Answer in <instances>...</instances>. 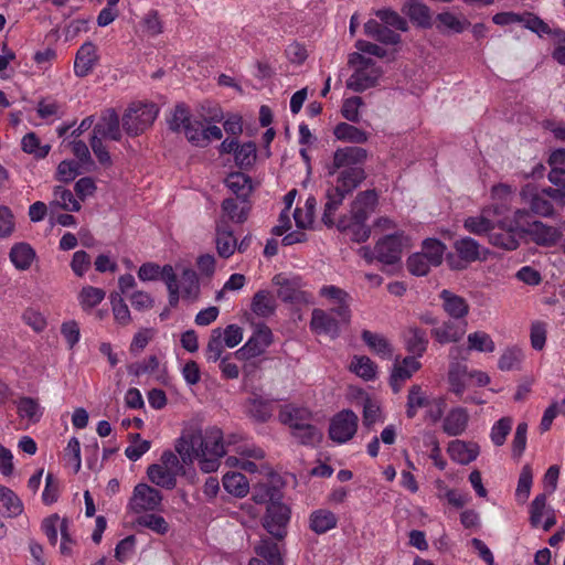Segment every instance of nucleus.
Returning a JSON list of instances; mask_svg holds the SVG:
<instances>
[{
	"label": "nucleus",
	"instance_id": "58836bf2",
	"mask_svg": "<svg viewBox=\"0 0 565 565\" xmlns=\"http://www.w3.org/2000/svg\"><path fill=\"white\" fill-rule=\"evenodd\" d=\"M428 339L426 332L419 328H409L405 333V345L412 356L419 358L427 349Z\"/></svg>",
	"mask_w": 565,
	"mask_h": 565
},
{
	"label": "nucleus",
	"instance_id": "9d476101",
	"mask_svg": "<svg viewBox=\"0 0 565 565\" xmlns=\"http://www.w3.org/2000/svg\"><path fill=\"white\" fill-rule=\"evenodd\" d=\"M523 230L521 226L508 223V221H497L495 230H492L488 236V242L505 250H514L520 245Z\"/></svg>",
	"mask_w": 565,
	"mask_h": 565
},
{
	"label": "nucleus",
	"instance_id": "1a4fd4ad",
	"mask_svg": "<svg viewBox=\"0 0 565 565\" xmlns=\"http://www.w3.org/2000/svg\"><path fill=\"white\" fill-rule=\"evenodd\" d=\"M359 418L351 409H343L333 416L329 426V437L338 443L349 441L356 433Z\"/></svg>",
	"mask_w": 565,
	"mask_h": 565
},
{
	"label": "nucleus",
	"instance_id": "c9c22d12",
	"mask_svg": "<svg viewBox=\"0 0 565 565\" xmlns=\"http://www.w3.org/2000/svg\"><path fill=\"white\" fill-rule=\"evenodd\" d=\"M0 512L8 518L18 516L23 512L20 498L4 486H0Z\"/></svg>",
	"mask_w": 565,
	"mask_h": 565
},
{
	"label": "nucleus",
	"instance_id": "c85d7f7f",
	"mask_svg": "<svg viewBox=\"0 0 565 565\" xmlns=\"http://www.w3.org/2000/svg\"><path fill=\"white\" fill-rule=\"evenodd\" d=\"M402 12L409 20L422 28H428L431 23V15L428 7L418 0L406 1L402 7Z\"/></svg>",
	"mask_w": 565,
	"mask_h": 565
},
{
	"label": "nucleus",
	"instance_id": "e433bc0d",
	"mask_svg": "<svg viewBox=\"0 0 565 565\" xmlns=\"http://www.w3.org/2000/svg\"><path fill=\"white\" fill-rule=\"evenodd\" d=\"M9 256L17 269L26 270L35 258V252L29 244L18 243L12 246Z\"/></svg>",
	"mask_w": 565,
	"mask_h": 565
},
{
	"label": "nucleus",
	"instance_id": "cd10ccee",
	"mask_svg": "<svg viewBox=\"0 0 565 565\" xmlns=\"http://www.w3.org/2000/svg\"><path fill=\"white\" fill-rule=\"evenodd\" d=\"M246 412L254 420L265 423L273 415V404L270 401L254 394L246 401Z\"/></svg>",
	"mask_w": 565,
	"mask_h": 565
},
{
	"label": "nucleus",
	"instance_id": "5fc2aeb1",
	"mask_svg": "<svg viewBox=\"0 0 565 565\" xmlns=\"http://www.w3.org/2000/svg\"><path fill=\"white\" fill-rule=\"evenodd\" d=\"M257 158L256 145L253 141L239 145L234 156L235 163L241 169L252 167Z\"/></svg>",
	"mask_w": 565,
	"mask_h": 565
},
{
	"label": "nucleus",
	"instance_id": "2eb2a0df",
	"mask_svg": "<svg viewBox=\"0 0 565 565\" xmlns=\"http://www.w3.org/2000/svg\"><path fill=\"white\" fill-rule=\"evenodd\" d=\"M333 315L332 311L328 312L323 309H313L310 320L312 332L327 334L332 339L337 338L340 333V322L342 321L340 318H334Z\"/></svg>",
	"mask_w": 565,
	"mask_h": 565
},
{
	"label": "nucleus",
	"instance_id": "72a5a7b5",
	"mask_svg": "<svg viewBox=\"0 0 565 565\" xmlns=\"http://www.w3.org/2000/svg\"><path fill=\"white\" fill-rule=\"evenodd\" d=\"M431 399L420 385H412L407 394L406 416L411 419L414 418L419 408H426L431 404Z\"/></svg>",
	"mask_w": 565,
	"mask_h": 565
},
{
	"label": "nucleus",
	"instance_id": "4d7b16f0",
	"mask_svg": "<svg viewBox=\"0 0 565 565\" xmlns=\"http://www.w3.org/2000/svg\"><path fill=\"white\" fill-rule=\"evenodd\" d=\"M546 494H537L530 505V523L533 527H539L542 524L543 518L546 515V510L551 507L546 504Z\"/></svg>",
	"mask_w": 565,
	"mask_h": 565
},
{
	"label": "nucleus",
	"instance_id": "de8ad7c7",
	"mask_svg": "<svg viewBox=\"0 0 565 565\" xmlns=\"http://www.w3.org/2000/svg\"><path fill=\"white\" fill-rule=\"evenodd\" d=\"M338 228L340 231H348L351 234L352 241L356 243L365 242L371 235V230L365 222H359L358 220L350 218L348 222L342 218L338 223Z\"/></svg>",
	"mask_w": 565,
	"mask_h": 565
},
{
	"label": "nucleus",
	"instance_id": "a211bd4d",
	"mask_svg": "<svg viewBox=\"0 0 565 565\" xmlns=\"http://www.w3.org/2000/svg\"><path fill=\"white\" fill-rule=\"evenodd\" d=\"M98 62L96 45L85 42L77 51L74 61V73L77 77H85L94 70Z\"/></svg>",
	"mask_w": 565,
	"mask_h": 565
},
{
	"label": "nucleus",
	"instance_id": "0eeeda50",
	"mask_svg": "<svg viewBox=\"0 0 565 565\" xmlns=\"http://www.w3.org/2000/svg\"><path fill=\"white\" fill-rule=\"evenodd\" d=\"M273 342V333L271 330L265 324H258L252 334V337L246 341V343L236 350L233 355L241 361H248L250 359L257 358L262 355L266 349Z\"/></svg>",
	"mask_w": 565,
	"mask_h": 565
},
{
	"label": "nucleus",
	"instance_id": "aec40b11",
	"mask_svg": "<svg viewBox=\"0 0 565 565\" xmlns=\"http://www.w3.org/2000/svg\"><path fill=\"white\" fill-rule=\"evenodd\" d=\"M250 210L248 199L228 198L222 202V216L221 218L242 224L244 223Z\"/></svg>",
	"mask_w": 565,
	"mask_h": 565
},
{
	"label": "nucleus",
	"instance_id": "412c9836",
	"mask_svg": "<svg viewBox=\"0 0 565 565\" xmlns=\"http://www.w3.org/2000/svg\"><path fill=\"white\" fill-rule=\"evenodd\" d=\"M376 203L377 195L374 190L360 192L351 204L350 218L366 222Z\"/></svg>",
	"mask_w": 565,
	"mask_h": 565
},
{
	"label": "nucleus",
	"instance_id": "a878e982",
	"mask_svg": "<svg viewBox=\"0 0 565 565\" xmlns=\"http://www.w3.org/2000/svg\"><path fill=\"white\" fill-rule=\"evenodd\" d=\"M364 33L386 45H394L401 42V35L398 33L376 20H369L364 24Z\"/></svg>",
	"mask_w": 565,
	"mask_h": 565
},
{
	"label": "nucleus",
	"instance_id": "13d9d810",
	"mask_svg": "<svg viewBox=\"0 0 565 565\" xmlns=\"http://www.w3.org/2000/svg\"><path fill=\"white\" fill-rule=\"evenodd\" d=\"M468 348L478 352H493L495 344L491 337L483 331H476L468 334Z\"/></svg>",
	"mask_w": 565,
	"mask_h": 565
},
{
	"label": "nucleus",
	"instance_id": "4be33fe9",
	"mask_svg": "<svg viewBox=\"0 0 565 565\" xmlns=\"http://www.w3.org/2000/svg\"><path fill=\"white\" fill-rule=\"evenodd\" d=\"M447 451L455 462L468 465L477 459L480 449L476 443L456 439L449 443Z\"/></svg>",
	"mask_w": 565,
	"mask_h": 565
},
{
	"label": "nucleus",
	"instance_id": "7c9ffc66",
	"mask_svg": "<svg viewBox=\"0 0 565 565\" xmlns=\"http://www.w3.org/2000/svg\"><path fill=\"white\" fill-rule=\"evenodd\" d=\"M15 404L19 417L28 424H36L43 416V408L35 398L23 396Z\"/></svg>",
	"mask_w": 565,
	"mask_h": 565
},
{
	"label": "nucleus",
	"instance_id": "39448f33",
	"mask_svg": "<svg viewBox=\"0 0 565 565\" xmlns=\"http://www.w3.org/2000/svg\"><path fill=\"white\" fill-rule=\"evenodd\" d=\"M161 502L162 495L159 490L147 483H138L132 490L127 510L128 512L140 515L147 512L159 511Z\"/></svg>",
	"mask_w": 565,
	"mask_h": 565
},
{
	"label": "nucleus",
	"instance_id": "052dcab7",
	"mask_svg": "<svg viewBox=\"0 0 565 565\" xmlns=\"http://www.w3.org/2000/svg\"><path fill=\"white\" fill-rule=\"evenodd\" d=\"M521 23L524 25V28L536 33L539 36H554V32L556 31V29H551L546 22L533 13L522 14Z\"/></svg>",
	"mask_w": 565,
	"mask_h": 565
},
{
	"label": "nucleus",
	"instance_id": "6ab92c4d",
	"mask_svg": "<svg viewBox=\"0 0 565 565\" xmlns=\"http://www.w3.org/2000/svg\"><path fill=\"white\" fill-rule=\"evenodd\" d=\"M278 418L281 424L288 426L290 434H292L298 427L303 426L312 419V413L306 407L285 405L281 407Z\"/></svg>",
	"mask_w": 565,
	"mask_h": 565
},
{
	"label": "nucleus",
	"instance_id": "3c124183",
	"mask_svg": "<svg viewBox=\"0 0 565 565\" xmlns=\"http://www.w3.org/2000/svg\"><path fill=\"white\" fill-rule=\"evenodd\" d=\"M22 150L36 159H44L51 149L50 145H41L39 137L34 132H28L21 140Z\"/></svg>",
	"mask_w": 565,
	"mask_h": 565
},
{
	"label": "nucleus",
	"instance_id": "bf43d9fd",
	"mask_svg": "<svg viewBox=\"0 0 565 565\" xmlns=\"http://www.w3.org/2000/svg\"><path fill=\"white\" fill-rule=\"evenodd\" d=\"M531 211L543 217H551L554 215L553 203L544 195V193L536 192L531 195L529 201Z\"/></svg>",
	"mask_w": 565,
	"mask_h": 565
},
{
	"label": "nucleus",
	"instance_id": "473e14b6",
	"mask_svg": "<svg viewBox=\"0 0 565 565\" xmlns=\"http://www.w3.org/2000/svg\"><path fill=\"white\" fill-rule=\"evenodd\" d=\"M182 298L191 302L200 297V282L196 273L191 268H183L180 282H178Z\"/></svg>",
	"mask_w": 565,
	"mask_h": 565
},
{
	"label": "nucleus",
	"instance_id": "09e8293b",
	"mask_svg": "<svg viewBox=\"0 0 565 565\" xmlns=\"http://www.w3.org/2000/svg\"><path fill=\"white\" fill-rule=\"evenodd\" d=\"M350 367L352 372L365 381H372L376 377L377 366L369 356H354Z\"/></svg>",
	"mask_w": 565,
	"mask_h": 565
},
{
	"label": "nucleus",
	"instance_id": "423d86ee",
	"mask_svg": "<svg viewBox=\"0 0 565 565\" xmlns=\"http://www.w3.org/2000/svg\"><path fill=\"white\" fill-rule=\"evenodd\" d=\"M409 247V238L404 232L387 234L375 245L376 259L386 265H393L401 259L404 248Z\"/></svg>",
	"mask_w": 565,
	"mask_h": 565
},
{
	"label": "nucleus",
	"instance_id": "5701e85b",
	"mask_svg": "<svg viewBox=\"0 0 565 565\" xmlns=\"http://www.w3.org/2000/svg\"><path fill=\"white\" fill-rule=\"evenodd\" d=\"M439 298L445 312L455 320L463 319L469 312V305L467 300L451 292L448 289L441 290Z\"/></svg>",
	"mask_w": 565,
	"mask_h": 565
},
{
	"label": "nucleus",
	"instance_id": "f704fd0d",
	"mask_svg": "<svg viewBox=\"0 0 565 565\" xmlns=\"http://www.w3.org/2000/svg\"><path fill=\"white\" fill-rule=\"evenodd\" d=\"M149 480L156 486L172 490L177 486V473L162 467V465L152 463L147 469Z\"/></svg>",
	"mask_w": 565,
	"mask_h": 565
},
{
	"label": "nucleus",
	"instance_id": "774afa93",
	"mask_svg": "<svg viewBox=\"0 0 565 565\" xmlns=\"http://www.w3.org/2000/svg\"><path fill=\"white\" fill-rule=\"evenodd\" d=\"M183 131L191 143L199 147L206 146V137L204 136V128L201 121L190 120Z\"/></svg>",
	"mask_w": 565,
	"mask_h": 565
},
{
	"label": "nucleus",
	"instance_id": "20e7f679",
	"mask_svg": "<svg viewBox=\"0 0 565 565\" xmlns=\"http://www.w3.org/2000/svg\"><path fill=\"white\" fill-rule=\"evenodd\" d=\"M157 116L154 104L132 103L122 117V127L129 136H138L153 124Z\"/></svg>",
	"mask_w": 565,
	"mask_h": 565
},
{
	"label": "nucleus",
	"instance_id": "9b49d317",
	"mask_svg": "<svg viewBox=\"0 0 565 565\" xmlns=\"http://www.w3.org/2000/svg\"><path fill=\"white\" fill-rule=\"evenodd\" d=\"M319 296L332 305V313H334L343 323L351 320L350 301L351 296L342 288L334 285H323L319 289Z\"/></svg>",
	"mask_w": 565,
	"mask_h": 565
},
{
	"label": "nucleus",
	"instance_id": "4468645a",
	"mask_svg": "<svg viewBox=\"0 0 565 565\" xmlns=\"http://www.w3.org/2000/svg\"><path fill=\"white\" fill-rule=\"evenodd\" d=\"M422 367L416 356H405L402 361L396 360L390 376V385L396 394L402 390L404 383Z\"/></svg>",
	"mask_w": 565,
	"mask_h": 565
},
{
	"label": "nucleus",
	"instance_id": "6e6552de",
	"mask_svg": "<svg viewBox=\"0 0 565 565\" xmlns=\"http://www.w3.org/2000/svg\"><path fill=\"white\" fill-rule=\"evenodd\" d=\"M290 520V510L280 502H270L263 519V526L277 540H284Z\"/></svg>",
	"mask_w": 565,
	"mask_h": 565
},
{
	"label": "nucleus",
	"instance_id": "864d4df0",
	"mask_svg": "<svg viewBox=\"0 0 565 565\" xmlns=\"http://www.w3.org/2000/svg\"><path fill=\"white\" fill-rule=\"evenodd\" d=\"M445 245L435 238H427L423 242L422 254L426 256L433 266H438L443 262Z\"/></svg>",
	"mask_w": 565,
	"mask_h": 565
},
{
	"label": "nucleus",
	"instance_id": "37998d69",
	"mask_svg": "<svg viewBox=\"0 0 565 565\" xmlns=\"http://www.w3.org/2000/svg\"><path fill=\"white\" fill-rule=\"evenodd\" d=\"M276 302L268 290L257 291L252 301V311L258 317H269L275 312Z\"/></svg>",
	"mask_w": 565,
	"mask_h": 565
},
{
	"label": "nucleus",
	"instance_id": "680f3d73",
	"mask_svg": "<svg viewBox=\"0 0 565 565\" xmlns=\"http://www.w3.org/2000/svg\"><path fill=\"white\" fill-rule=\"evenodd\" d=\"M164 274V284L169 292V305L174 308L178 306L180 297H182L177 275L171 265H166Z\"/></svg>",
	"mask_w": 565,
	"mask_h": 565
},
{
	"label": "nucleus",
	"instance_id": "8fccbe9b",
	"mask_svg": "<svg viewBox=\"0 0 565 565\" xmlns=\"http://www.w3.org/2000/svg\"><path fill=\"white\" fill-rule=\"evenodd\" d=\"M135 523L139 526L147 527L157 534L164 535L169 531V524L161 515L153 513H143L136 518Z\"/></svg>",
	"mask_w": 565,
	"mask_h": 565
},
{
	"label": "nucleus",
	"instance_id": "f8f14e48",
	"mask_svg": "<svg viewBox=\"0 0 565 565\" xmlns=\"http://www.w3.org/2000/svg\"><path fill=\"white\" fill-rule=\"evenodd\" d=\"M500 213L499 206L490 205L483 207L479 214L465 218L463 228L470 234L477 236H489L492 230H495V215Z\"/></svg>",
	"mask_w": 565,
	"mask_h": 565
},
{
	"label": "nucleus",
	"instance_id": "0e129e2a",
	"mask_svg": "<svg viewBox=\"0 0 565 565\" xmlns=\"http://www.w3.org/2000/svg\"><path fill=\"white\" fill-rule=\"evenodd\" d=\"M376 17L386 25L399 31H407V21L392 9H381L376 11Z\"/></svg>",
	"mask_w": 565,
	"mask_h": 565
},
{
	"label": "nucleus",
	"instance_id": "c03bdc74",
	"mask_svg": "<svg viewBox=\"0 0 565 565\" xmlns=\"http://www.w3.org/2000/svg\"><path fill=\"white\" fill-rule=\"evenodd\" d=\"M524 352L519 347L507 348L498 361L501 371H519L522 367Z\"/></svg>",
	"mask_w": 565,
	"mask_h": 565
},
{
	"label": "nucleus",
	"instance_id": "ddd939ff",
	"mask_svg": "<svg viewBox=\"0 0 565 565\" xmlns=\"http://www.w3.org/2000/svg\"><path fill=\"white\" fill-rule=\"evenodd\" d=\"M523 233H526L535 244L543 247L555 246L563 237L561 227H554L541 221L531 223L526 230H523Z\"/></svg>",
	"mask_w": 565,
	"mask_h": 565
},
{
	"label": "nucleus",
	"instance_id": "7ed1b4c3",
	"mask_svg": "<svg viewBox=\"0 0 565 565\" xmlns=\"http://www.w3.org/2000/svg\"><path fill=\"white\" fill-rule=\"evenodd\" d=\"M348 63L354 71L347 81V87L356 93L374 87L383 74L373 60L360 53L350 54Z\"/></svg>",
	"mask_w": 565,
	"mask_h": 565
},
{
	"label": "nucleus",
	"instance_id": "603ef678",
	"mask_svg": "<svg viewBox=\"0 0 565 565\" xmlns=\"http://www.w3.org/2000/svg\"><path fill=\"white\" fill-rule=\"evenodd\" d=\"M105 291L102 288L85 286L78 294V301L83 310L87 311L98 306L105 299Z\"/></svg>",
	"mask_w": 565,
	"mask_h": 565
},
{
	"label": "nucleus",
	"instance_id": "f3484780",
	"mask_svg": "<svg viewBox=\"0 0 565 565\" xmlns=\"http://www.w3.org/2000/svg\"><path fill=\"white\" fill-rule=\"evenodd\" d=\"M215 244L217 254L222 258L231 257L237 247V239L234 237L233 231L228 223L223 218H220L216 222Z\"/></svg>",
	"mask_w": 565,
	"mask_h": 565
},
{
	"label": "nucleus",
	"instance_id": "e2e57ef3",
	"mask_svg": "<svg viewBox=\"0 0 565 565\" xmlns=\"http://www.w3.org/2000/svg\"><path fill=\"white\" fill-rule=\"evenodd\" d=\"M130 438L131 443L125 449V455L128 459L137 461L150 449L151 444L149 440L141 439L139 434L131 435Z\"/></svg>",
	"mask_w": 565,
	"mask_h": 565
},
{
	"label": "nucleus",
	"instance_id": "dca6fc26",
	"mask_svg": "<svg viewBox=\"0 0 565 565\" xmlns=\"http://www.w3.org/2000/svg\"><path fill=\"white\" fill-rule=\"evenodd\" d=\"M93 136L119 141L121 139L119 116L114 109L106 110L95 125Z\"/></svg>",
	"mask_w": 565,
	"mask_h": 565
},
{
	"label": "nucleus",
	"instance_id": "bb28decb",
	"mask_svg": "<svg viewBox=\"0 0 565 565\" xmlns=\"http://www.w3.org/2000/svg\"><path fill=\"white\" fill-rule=\"evenodd\" d=\"M255 553L265 565H284L279 545L268 537L260 539Z\"/></svg>",
	"mask_w": 565,
	"mask_h": 565
},
{
	"label": "nucleus",
	"instance_id": "ea45409f",
	"mask_svg": "<svg viewBox=\"0 0 565 565\" xmlns=\"http://www.w3.org/2000/svg\"><path fill=\"white\" fill-rule=\"evenodd\" d=\"M225 184L239 199H248L253 190L250 178L242 172L231 173Z\"/></svg>",
	"mask_w": 565,
	"mask_h": 565
},
{
	"label": "nucleus",
	"instance_id": "338daca9",
	"mask_svg": "<svg viewBox=\"0 0 565 565\" xmlns=\"http://www.w3.org/2000/svg\"><path fill=\"white\" fill-rule=\"evenodd\" d=\"M467 376V367L457 365L456 367H451L448 374V381L450 385V391L455 393L457 396H461L465 392L466 384L465 380Z\"/></svg>",
	"mask_w": 565,
	"mask_h": 565
},
{
	"label": "nucleus",
	"instance_id": "b1692460",
	"mask_svg": "<svg viewBox=\"0 0 565 565\" xmlns=\"http://www.w3.org/2000/svg\"><path fill=\"white\" fill-rule=\"evenodd\" d=\"M466 332V322L445 321L441 326L431 330V335L440 344L457 342Z\"/></svg>",
	"mask_w": 565,
	"mask_h": 565
},
{
	"label": "nucleus",
	"instance_id": "4c0bfd02",
	"mask_svg": "<svg viewBox=\"0 0 565 565\" xmlns=\"http://www.w3.org/2000/svg\"><path fill=\"white\" fill-rule=\"evenodd\" d=\"M50 209L60 207L65 211L78 212L81 210L79 202L74 198L71 190L57 185L53 189V200L49 204Z\"/></svg>",
	"mask_w": 565,
	"mask_h": 565
},
{
	"label": "nucleus",
	"instance_id": "f257e3e1",
	"mask_svg": "<svg viewBox=\"0 0 565 565\" xmlns=\"http://www.w3.org/2000/svg\"><path fill=\"white\" fill-rule=\"evenodd\" d=\"M366 157V150L360 147H344L334 151L332 162L327 167L328 175L334 178L329 182L326 191L322 221L327 226L334 224L335 211L341 206L345 196L365 179V171L361 164Z\"/></svg>",
	"mask_w": 565,
	"mask_h": 565
},
{
	"label": "nucleus",
	"instance_id": "6e6d98bb",
	"mask_svg": "<svg viewBox=\"0 0 565 565\" xmlns=\"http://www.w3.org/2000/svg\"><path fill=\"white\" fill-rule=\"evenodd\" d=\"M533 483V473L530 465L523 466L519 480H518V487L515 490V498L520 503H524L531 492V487Z\"/></svg>",
	"mask_w": 565,
	"mask_h": 565
},
{
	"label": "nucleus",
	"instance_id": "69168bd1",
	"mask_svg": "<svg viewBox=\"0 0 565 565\" xmlns=\"http://www.w3.org/2000/svg\"><path fill=\"white\" fill-rule=\"evenodd\" d=\"M512 428V420L509 417H502L491 428L490 438L495 446H502L505 443L507 436Z\"/></svg>",
	"mask_w": 565,
	"mask_h": 565
},
{
	"label": "nucleus",
	"instance_id": "2f4dec72",
	"mask_svg": "<svg viewBox=\"0 0 565 565\" xmlns=\"http://www.w3.org/2000/svg\"><path fill=\"white\" fill-rule=\"evenodd\" d=\"M291 436L299 445L316 447L322 440L323 433L317 425H315L312 418L309 423L298 427L297 430L291 434Z\"/></svg>",
	"mask_w": 565,
	"mask_h": 565
},
{
	"label": "nucleus",
	"instance_id": "a18cd8bd",
	"mask_svg": "<svg viewBox=\"0 0 565 565\" xmlns=\"http://www.w3.org/2000/svg\"><path fill=\"white\" fill-rule=\"evenodd\" d=\"M362 340L365 344L377 355L383 359H390L392 356V347L390 342L382 334L364 330L362 332Z\"/></svg>",
	"mask_w": 565,
	"mask_h": 565
},
{
	"label": "nucleus",
	"instance_id": "c756f323",
	"mask_svg": "<svg viewBox=\"0 0 565 565\" xmlns=\"http://www.w3.org/2000/svg\"><path fill=\"white\" fill-rule=\"evenodd\" d=\"M309 523L316 534H324L337 526L338 518L330 510L318 509L311 512Z\"/></svg>",
	"mask_w": 565,
	"mask_h": 565
},
{
	"label": "nucleus",
	"instance_id": "393cba45",
	"mask_svg": "<svg viewBox=\"0 0 565 565\" xmlns=\"http://www.w3.org/2000/svg\"><path fill=\"white\" fill-rule=\"evenodd\" d=\"M469 415L465 408H452L444 418L443 429L448 436H459L466 430Z\"/></svg>",
	"mask_w": 565,
	"mask_h": 565
},
{
	"label": "nucleus",
	"instance_id": "f03ea898",
	"mask_svg": "<svg viewBox=\"0 0 565 565\" xmlns=\"http://www.w3.org/2000/svg\"><path fill=\"white\" fill-rule=\"evenodd\" d=\"M174 447L184 465L198 461L200 470L204 473L216 471L221 459L226 455L223 431L214 426L203 430L196 423L184 426Z\"/></svg>",
	"mask_w": 565,
	"mask_h": 565
},
{
	"label": "nucleus",
	"instance_id": "49530a36",
	"mask_svg": "<svg viewBox=\"0 0 565 565\" xmlns=\"http://www.w3.org/2000/svg\"><path fill=\"white\" fill-rule=\"evenodd\" d=\"M460 259L466 263H473L480 258V244L471 237H462L454 244Z\"/></svg>",
	"mask_w": 565,
	"mask_h": 565
},
{
	"label": "nucleus",
	"instance_id": "a19ab883",
	"mask_svg": "<svg viewBox=\"0 0 565 565\" xmlns=\"http://www.w3.org/2000/svg\"><path fill=\"white\" fill-rule=\"evenodd\" d=\"M333 135L338 140L364 143L369 139V134L353 125L340 122L334 127Z\"/></svg>",
	"mask_w": 565,
	"mask_h": 565
},
{
	"label": "nucleus",
	"instance_id": "79ce46f5",
	"mask_svg": "<svg viewBox=\"0 0 565 565\" xmlns=\"http://www.w3.org/2000/svg\"><path fill=\"white\" fill-rule=\"evenodd\" d=\"M223 487L232 495L244 498L249 491L246 477L241 472H227L223 477Z\"/></svg>",
	"mask_w": 565,
	"mask_h": 565
}]
</instances>
